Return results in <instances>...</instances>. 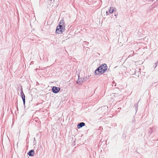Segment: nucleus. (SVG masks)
Returning <instances> with one entry per match:
<instances>
[{
    "instance_id": "obj_21",
    "label": "nucleus",
    "mask_w": 158,
    "mask_h": 158,
    "mask_svg": "<svg viewBox=\"0 0 158 158\" xmlns=\"http://www.w3.org/2000/svg\"><path fill=\"white\" fill-rule=\"evenodd\" d=\"M131 52H132L133 53H134V52H133L132 51Z\"/></svg>"
},
{
    "instance_id": "obj_7",
    "label": "nucleus",
    "mask_w": 158,
    "mask_h": 158,
    "mask_svg": "<svg viewBox=\"0 0 158 158\" xmlns=\"http://www.w3.org/2000/svg\"><path fill=\"white\" fill-rule=\"evenodd\" d=\"M115 9H116L115 8L113 7H110L109 12L110 13H112L115 10Z\"/></svg>"
},
{
    "instance_id": "obj_19",
    "label": "nucleus",
    "mask_w": 158,
    "mask_h": 158,
    "mask_svg": "<svg viewBox=\"0 0 158 158\" xmlns=\"http://www.w3.org/2000/svg\"><path fill=\"white\" fill-rule=\"evenodd\" d=\"M135 120L134 119V120L132 121V122H135Z\"/></svg>"
},
{
    "instance_id": "obj_16",
    "label": "nucleus",
    "mask_w": 158,
    "mask_h": 158,
    "mask_svg": "<svg viewBox=\"0 0 158 158\" xmlns=\"http://www.w3.org/2000/svg\"><path fill=\"white\" fill-rule=\"evenodd\" d=\"M27 154L29 156H30V151H29L28 152H27Z\"/></svg>"
},
{
    "instance_id": "obj_5",
    "label": "nucleus",
    "mask_w": 158,
    "mask_h": 158,
    "mask_svg": "<svg viewBox=\"0 0 158 158\" xmlns=\"http://www.w3.org/2000/svg\"><path fill=\"white\" fill-rule=\"evenodd\" d=\"M85 125V124L84 122H81L79 123L77 125V127L78 129H79Z\"/></svg>"
},
{
    "instance_id": "obj_17",
    "label": "nucleus",
    "mask_w": 158,
    "mask_h": 158,
    "mask_svg": "<svg viewBox=\"0 0 158 158\" xmlns=\"http://www.w3.org/2000/svg\"><path fill=\"white\" fill-rule=\"evenodd\" d=\"M158 63V62H157L155 63V65H156V66L155 68H156V66H157V64Z\"/></svg>"
},
{
    "instance_id": "obj_4",
    "label": "nucleus",
    "mask_w": 158,
    "mask_h": 158,
    "mask_svg": "<svg viewBox=\"0 0 158 158\" xmlns=\"http://www.w3.org/2000/svg\"><path fill=\"white\" fill-rule=\"evenodd\" d=\"M21 95L23 101V104H24L25 103V96L23 91L21 92Z\"/></svg>"
},
{
    "instance_id": "obj_3",
    "label": "nucleus",
    "mask_w": 158,
    "mask_h": 158,
    "mask_svg": "<svg viewBox=\"0 0 158 158\" xmlns=\"http://www.w3.org/2000/svg\"><path fill=\"white\" fill-rule=\"evenodd\" d=\"M60 89V88H58L55 86H53L52 89V92L56 94L57 93Z\"/></svg>"
},
{
    "instance_id": "obj_18",
    "label": "nucleus",
    "mask_w": 158,
    "mask_h": 158,
    "mask_svg": "<svg viewBox=\"0 0 158 158\" xmlns=\"http://www.w3.org/2000/svg\"><path fill=\"white\" fill-rule=\"evenodd\" d=\"M33 64V61H31L30 63V65L31 64Z\"/></svg>"
},
{
    "instance_id": "obj_12",
    "label": "nucleus",
    "mask_w": 158,
    "mask_h": 158,
    "mask_svg": "<svg viewBox=\"0 0 158 158\" xmlns=\"http://www.w3.org/2000/svg\"><path fill=\"white\" fill-rule=\"evenodd\" d=\"M118 15V14L117 13H115L114 15L116 16L115 18H116V16Z\"/></svg>"
},
{
    "instance_id": "obj_14",
    "label": "nucleus",
    "mask_w": 158,
    "mask_h": 158,
    "mask_svg": "<svg viewBox=\"0 0 158 158\" xmlns=\"http://www.w3.org/2000/svg\"><path fill=\"white\" fill-rule=\"evenodd\" d=\"M109 11H107L106 12V15H108L109 14Z\"/></svg>"
},
{
    "instance_id": "obj_2",
    "label": "nucleus",
    "mask_w": 158,
    "mask_h": 158,
    "mask_svg": "<svg viewBox=\"0 0 158 158\" xmlns=\"http://www.w3.org/2000/svg\"><path fill=\"white\" fill-rule=\"evenodd\" d=\"M64 29V26H63L62 25L59 24L57 27L55 32L56 34H61Z\"/></svg>"
},
{
    "instance_id": "obj_11",
    "label": "nucleus",
    "mask_w": 158,
    "mask_h": 158,
    "mask_svg": "<svg viewBox=\"0 0 158 158\" xmlns=\"http://www.w3.org/2000/svg\"><path fill=\"white\" fill-rule=\"evenodd\" d=\"M20 89L21 90V92L22 91H23V89H22V87L21 86L20 87Z\"/></svg>"
},
{
    "instance_id": "obj_10",
    "label": "nucleus",
    "mask_w": 158,
    "mask_h": 158,
    "mask_svg": "<svg viewBox=\"0 0 158 158\" xmlns=\"http://www.w3.org/2000/svg\"><path fill=\"white\" fill-rule=\"evenodd\" d=\"M60 24H62V25H63L64 24V20H61L60 21Z\"/></svg>"
},
{
    "instance_id": "obj_1",
    "label": "nucleus",
    "mask_w": 158,
    "mask_h": 158,
    "mask_svg": "<svg viewBox=\"0 0 158 158\" xmlns=\"http://www.w3.org/2000/svg\"><path fill=\"white\" fill-rule=\"evenodd\" d=\"M107 67L106 64H104L99 66L95 71V75H101L105 73L107 70Z\"/></svg>"
},
{
    "instance_id": "obj_8",
    "label": "nucleus",
    "mask_w": 158,
    "mask_h": 158,
    "mask_svg": "<svg viewBox=\"0 0 158 158\" xmlns=\"http://www.w3.org/2000/svg\"><path fill=\"white\" fill-rule=\"evenodd\" d=\"M35 153L34 150H30V156H32Z\"/></svg>"
},
{
    "instance_id": "obj_15",
    "label": "nucleus",
    "mask_w": 158,
    "mask_h": 158,
    "mask_svg": "<svg viewBox=\"0 0 158 158\" xmlns=\"http://www.w3.org/2000/svg\"><path fill=\"white\" fill-rule=\"evenodd\" d=\"M26 141H27V143H28V142H29V139H28H28H27Z\"/></svg>"
},
{
    "instance_id": "obj_13",
    "label": "nucleus",
    "mask_w": 158,
    "mask_h": 158,
    "mask_svg": "<svg viewBox=\"0 0 158 158\" xmlns=\"http://www.w3.org/2000/svg\"><path fill=\"white\" fill-rule=\"evenodd\" d=\"M34 144H35V143H36V141L35 140V138H34Z\"/></svg>"
},
{
    "instance_id": "obj_20",
    "label": "nucleus",
    "mask_w": 158,
    "mask_h": 158,
    "mask_svg": "<svg viewBox=\"0 0 158 158\" xmlns=\"http://www.w3.org/2000/svg\"><path fill=\"white\" fill-rule=\"evenodd\" d=\"M27 148H28V144L27 145Z\"/></svg>"
},
{
    "instance_id": "obj_6",
    "label": "nucleus",
    "mask_w": 158,
    "mask_h": 158,
    "mask_svg": "<svg viewBox=\"0 0 158 158\" xmlns=\"http://www.w3.org/2000/svg\"><path fill=\"white\" fill-rule=\"evenodd\" d=\"M87 81V78L85 77L83 78V80L82 81H77V83L78 84H81L83 82H84L85 81Z\"/></svg>"
},
{
    "instance_id": "obj_9",
    "label": "nucleus",
    "mask_w": 158,
    "mask_h": 158,
    "mask_svg": "<svg viewBox=\"0 0 158 158\" xmlns=\"http://www.w3.org/2000/svg\"><path fill=\"white\" fill-rule=\"evenodd\" d=\"M138 102L137 103L135 104L134 106L135 108V110L136 112L138 110Z\"/></svg>"
}]
</instances>
